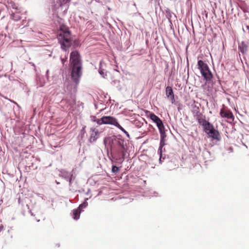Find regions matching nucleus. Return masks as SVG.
<instances>
[{"label": "nucleus", "instance_id": "bb28decb", "mask_svg": "<svg viewBox=\"0 0 249 249\" xmlns=\"http://www.w3.org/2000/svg\"><path fill=\"white\" fill-rule=\"evenodd\" d=\"M159 131H160V134H163V133H165V128L159 130Z\"/></svg>", "mask_w": 249, "mask_h": 249}, {"label": "nucleus", "instance_id": "20e7f679", "mask_svg": "<svg viewBox=\"0 0 249 249\" xmlns=\"http://www.w3.org/2000/svg\"><path fill=\"white\" fill-rule=\"evenodd\" d=\"M197 69L200 71V73L206 81L210 82L213 78V75L211 71L210 68L203 61L199 60L197 62Z\"/></svg>", "mask_w": 249, "mask_h": 249}, {"label": "nucleus", "instance_id": "f8f14e48", "mask_svg": "<svg viewBox=\"0 0 249 249\" xmlns=\"http://www.w3.org/2000/svg\"><path fill=\"white\" fill-rule=\"evenodd\" d=\"M165 92L167 98L171 100L172 104H174L175 102V99L172 88L169 86L167 87L166 88Z\"/></svg>", "mask_w": 249, "mask_h": 249}, {"label": "nucleus", "instance_id": "cd10ccee", "mask_svg": "<svg viewBox=\"0 0 249 249\" xmlns=\"http://www.w3.org/2000/svg\"><path fill=\"white\" fill-rule=\"evenodd\" d=\"M244 138H245L246 139L249 140V134H245L244 136Z\"/></svg>", "mask_w": 249, "mask_h": 249}, {"label": "nucleus", "instance_id": "4be33fe9", "mask_svg": "<svg viewBox=\"0 0 249 249\" xmlns=\"http://www.w3.org/2000/svg\"><path fill=\"white\" fill-rule=\"evenodd\" d=\"M91 120L93 122H96L98 124V121H100V120H101V119H98L95 116H91Z\"/></svg>", "mask_w": 249, "mask_h": 249}, {"label": "nucleus", "instance_id": "6ab92c4d", "mask_svg": "<svg viewBox=\"0 0 249 249\" xmlns=\"http://www.w3.org/2000/svg\"><path fill=\"white\" fill-rule=\"evenodd\" d=\"M87 205L88 203L85 202L81 204L77 208L81 211V210L83 208H86L87 206Z\"/></svg>", "mask_w": 249, "mask_h": 249}, {"label": "nucleus", "instance_id": "4468645a", "mask_svg": "<svg viewBox=\"0 0 249 249\" xmlns=\"http://www.w3.org/2000/svg\"><path fill=\"white\" fill-rule=\"evenodd\" d=\"M148 113H149V117L156 124L157 126L161 123L162 122V121L161 119L158 117L157 115H156L153 113H151L149 111H148Z\"/></svg>", "mask_w": 249, "mask_h": 249}, {"label": "nucleus", "instance_id": "0eeeda50", "mask_svg": "<svg viewBox=\"0 0 249 249\" xmlns=\"http://www.w3.org/2000/svg\"><path fill=\"white\" fill-rule=\"evenodd\" d=\"M61 103L65 106L66 109H70L72 108L75 104V97L74 95L71 94L70 97L62 100Z\"/></svg>", "mask_w": 249, "mask_h": 249}, {"label": "nucleus", "instance_id": "c85d7f7f", "mask_svg": "<svg viewBox=\"0 0 249 249\" xmlns=\"http://www.w3.org/2000/svg\"><path fill=\"white\" fill-rule=\"evenodd\" d=\"M109 140V139L107 138H105L104 139V144H105V145H106V143H107V140Z\"/></svg>", "mask_w": 249, "mask_h": 249}, {"label": "nucleus", "instance_id": "9d476101", "mask_svg": "<svg viewBox=\"0 0 249 249\" xmlns=\"http://www.w3.org/2000/svg\"><path fill=\"white\" fill-rule=\"evenodd\" d=\"M207 134H208L209 137L213 140H215L217 141H219L221 140V137L218 131L215 129L214 128L209 130V131L207 132Z\"/></svg>", "mask_w": 249, "mask_h": 249}, {"label": "nucleus", "instance_id": "7ed1b4c3", "mask_svg": "<svg viewBox=\"0 0 249 249\" xmlns=\"http://www.w3.org/2000/svg\"><path fill=\"white\" fill-rule=\"evenodd\" d=\"M112 142L118 146L117 149H114V157L113 158L121 161H124L125 156V150L124 146V141L121 139L111 140Z\"/></svg>", "mask_w": 249, "mask_h": 249}, {"label": "nucleus", "instance_id": "9b49d317", "mask_svg": "<svg viewBox=\"0 0 249 249\" xmlns=\"http://www.w3.org/2000/svg\"><path fill=\"white\" fill-rule=\"evenodd\" d=\"M199 124L203 126L204 131L206 134L209 131V130L214 128L213 125L207 121L206 119L204 120Z\"/></svg>", "mask_w": 249, "mask_h": 249}, {"label": "nucleus", "instance_id": "f03ea898", "mask_svg": "<svg viewBox=\"0 0 249 249\" xmlns=\"http://www.w3.org/2000/svg\"><path fill=\"white\" fill-rule=\"evenodd\" d=\"M59 43L62 50L66 51L71 45V32L65 25H61L60 27V33L57 36Z\"/></svg>", "mask_w": 249, "mask_h": 249}, {"label": "nucleus", "instance_id": "473e14b6", "mask_svg": "<svg viewBox=\"0 0 249 249\" xmlns=\"http://www.w3.org/2000/svg\"><path fill=\"white\" fill-rule=\"evenodd\" d=\"M3 229V227L2 225H0V231H1Z\"/></svg>", "mask_w": 249, "mask_h": 249}, {"label": "nucleus", "instance_id": "1a4fd4ad", "mask_svg": "<svg viewBox=\"0 0 249 249\" xmlns=\"http://www.w3.org/2000/svg\"><path fill=\"white\" fill-rule=\"evenodd\" d=\"M220 115L222 118H225L231 120H233V116L232 112L227 108H221L220 111Z\"/></svg>", "mask_w": 249, "mask_h": 249}, {"label": "nucleus", "instance_id": "2eb2a0df", "mask_svg": "<svg viewBox=\"0 0 249 249\" xmlns=\"http://www.w3.org/2000/svg\"><path fill=\"white\" fill-rule=\"evenodd\" d=\"M239 49L242 53H246L248 51V45L247 43L242 41L239 44Z\"/></svg>", "mask_w": 249, "mask_h": 249}, {"label": "nucleus", "instance_id": "dca6fc26", "mask_svg": "<svg viewBox=\"0 0 249 249\" xmlns=\"http://www.w3.org/2000/svg\"><path fill=\"white\" fill-rule=\"evenodd\" d=\"M81 211L78 208L73 210L71 213L72 218L75 220H77L80 217Z\"/></svg>", "mask_w": 249, "mask_h": 249}, {"label": "nucleus", "instance_id": "72a5a7b5", "mask_svg": "<svg viewBox=\"0 0 249 249\" xmlns=\"http://www.w3.org/2000/svg\"><path fill=\"white\" fill-rule=\"evenodd\" d=\"M11 102H13V103H15V104H17V103H16L15 102H14V101H11Z\"/></svg>", "mask_w": 249, "mask_h": 249}, {"label": "nucleus", "instance_id": "aec40b11", "mask_svg": "<svg viewBox=\"0 0 249 249\" xmlns=\"http://www.w3.org/2000/svg\"><path fill=\"white\" fill-rule=\"evenodd\" d=\"M99 73L103 78H105V76L107 75L106 72L104 71V70L102 69L101 68H100L99 70Z\"/></svg>", "mask_w": 249, "mask_h": 249}, {"label": "nucleus", "instance_id": "5701e85b", "mask_svg": "<svg viewBox=\"0 0 249 249\" xmlns=\"http://www.w3.org/2000/svg\"><path fill=\"white\" fill-rule=\"evenodd\" d=\"M157 127H158L159 130H160V129L164 128V125L163 124V123H162V122L161 123H160V124H159L157 125Z\"/></svg>", "mask_w": 249, "mask_h": 249}, {"label": "nucleus", "instance_id": "f257e3e1", "mask_svg": "<svg viewBox=\"0 0 249 249\" xmlns=\"http://www.w3.org/2000/svg\"><path fill=\"white\" fill-rule=\"evenodd\" d=\"M70 60L71 68V77L75 84L73 88V91L75 92L82 75V61L77 51H74L71 53Z\"/></svg>", "mask_w": 249, "mask_h": 249}, {"label": "nucleus", "instance_id": "b1692460", "mask_svg": "<svg viewBox=\"0 0 249 249\" xmlns=\"http://www.w3.org/2000/svg\"><path fill=\"white\" fill-rule=\"evenodd\" d=\"M157 127H158L159 130H160V129L164 128V125L163 124V123H162V122L161 123H160V124H159L157 125Z\"/></svg>", "mask_w": 249, "mask_h": 249}, {"label": "nucleus", "instance_id": "ddd939ff", "mask_svg": "<svg viewBox=\"0 0 249 249\" xmlns=\"http://www.w3.org/2000/svg\"><path fill=\"white\" fill-rule=\"evenodd\" d=\"M59 175L71 183L72 175L70 172L62 170L60 171Z\"/></svg>", "mask_w": 249, "mask_h": 249}, {"label": "nucleus", "instance_id": "393cba45", "mask_svg": "<svg viewBox=\"0 0 249 249\" xmlns=\"http://www.w3.org/2000/svg\"><path fill=\"white\" fill-rule=\"evenodd\" d=\"M13 18L15 20H18L20 19V17L17 14H14Z\"/></svg>", "mask_w": 249, "mask_h": 249}, {"label": "nucleus", "instance_id": "c756f323", "mask_svg": "<svg viewBox=\"0 0 249 249\" xmlns=\"http://www.w3.org/2000/svg\"><path fill=\"white\" fill-rule=\"evenodd\" d=\"M61 62H62V64L64 65L65 62H66V60H65L64 58H61Z\"/></svg>", "mask_w": 249, "mask_h": 249}, {"label": "nucleus", "instance_id": "6e6552de", "mask_svg": "<svg viewBox=\"0 0 249 249\" xmlns=\"http://www.w3.org/2000/svg\"><path fill=\"white\" fill-rule=\"evenodd\" d=\"M90 136L89 138V142L93 143L95 142L99 137V132L98 130L94 127H91L89 130Z\"/></svg>", "mask_w": 249, "mask_h": 249}, {"label": "nucleus", "instance_id": "423d86ee", "mask_svg": "<svg viewBox=\"0 0 249 249\" xmlns=\"http://www.w3.org/2000/svg\"><path fill=\"white\" fill-rule=\"evenodd\" d=\"M192 112L194 117L197 121L199 124L205 119V116L200 112L199 107L196 105L192 106Z\"/></svg>", "mask_w": 249, "mask_h": 249}, {"label": "nucleus", "instance_id": "39448f33", "mask_svg": "<svg viewBox=\"0 0 249 249\" xmlns=\"http://www.w3.org/2000/svg\"><path fill=\"white\" fill-rule=\"evenodd\" d=\"M98 125H101L102 124L113 125L123 132L127 138H129L130 137L128 133L120 125L115 118L111 116H103L101 118V120L98 121Z\"/></svg>", "mask_w": 249, "mask_h": 249}, {"label": "nucleus", "instance_id": "7c9ffc66", "mask_svg": "<svg viewBox=\"0 0 249 249\" xmlns=\"http://www.w3.org/2000/svg\"><path fill=\"white\" fill-rule=\"evenodd\" d=\"M85 127H83L82 130H81V132L83 133V134H84L85 133Z\"/></svg>", "mask_w": 249, "mask_h": 249}, {"label": "nucleus", "instance_id": "2f4dec72", "mask_svg": "<svg viewBox=\"0 0 249 249\" xmlns=\"http://www.w3.org/2000/svg\"><path fill=\"white\" fill-rule=\"evenodd\" d=\"M160 141L165 142L166 138H160Z\"/></svg>", "mask_w": 249, "mask_h": 249}, {"label": "nucleus", "instance_id": "f3484780", "mask_svg": "<svg viewBox=\"0 0 249 249\" xmlns=\"http://www.w3.org/2000/svg\"><path fill=\"white\" fill-rule=\"evenodd\" d=\"M165 142L160 141V146L158 150V153L160 155V161H161L162 156V148L165 145Z\"/></svg>", "mask_w": 249, "mask_h": 249}, {"label": "nucleus", "instance_id": "412c9836", "mask_svg": "<svg viewBox=\"0 0 249 249\" xmlns=\"http://www.w3.org/2000/svg\"><path fill=\"white\" fill-rule=\"evenodd\" d=\"M119 170V168L118 167L113 165L112 167V172L114 173H117Z\"/></svg>", "mask_w": 249, "mask_h": 249}, {"label": "nucleus", "instance_id": "a211bd4d", "mask_svg": "<svg viewBox=\"0 0 249 249\" xmlns=\"http://www.w3.org/2000/svg\"><path fill=\"white\" fill-rule=\"evenodd\" d=\"M71 0H57V3L60 7H62L67 3H69Z\"/></svg>", "mask_w": 249, "mask_h": 249}, {"label": "nucleus", "instance_id": "a878e982", "mask_svg": "<svg viewBox=\"0 0 249 249\" xmlns=\"http://www.w3.org/2000/svg\"><path fill=\"white\" fill-rule=\"evenodd\" d=\"M166 135L165 133H164L163 134H160V138H166Z\"/></svg>", "mask_w": 249, "mask_h": 249}]
</instances>
